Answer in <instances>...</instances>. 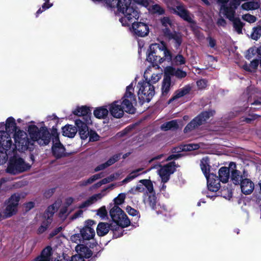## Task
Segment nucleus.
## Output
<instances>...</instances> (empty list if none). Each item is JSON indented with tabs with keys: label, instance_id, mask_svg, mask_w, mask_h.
<instances>
[{
	"label": "nucleus",
	"instance_id": "obj_42",
	"mask_svg": "<svg viewBox=\"0 0 261 261\" xmlns=\"http://www.w3.org/2000/svg\"><path fill=\"white\" fill-rule=\"evenodd\" d=\"M261 36V25H257L256 27L252 29V32L251 34V38L254 40H257Z\"/></svg>",
	"mask_w": 261,
	"mask_h": 261
},
{
	"label": "nucleus",
	"instance_id": "obj_49",
	"mask_svg": "<svg viewBox=\"0 0 261 261\" xmlns=\"http://www.w3.org/2000/svg\"><path fill=\"white\" fill-rule=\"evenodd\" d=\"M88 137H89V141L92 142L98 141L100 139V136L95 130L92 129H90Z\"/></svg>",
	"mask_w": 261,
	"mask_h": 261
},
{
	"label": "nucleus",
	"instance_id": "obj_44",
	"mask_svg": "<svg viewBox=\"0 0 261 261\" xmlns=\"http://www.w3.org/2000/svg\"><path fill=\"white\" fill-rule=\"evenodd\" d=\"M173 64L176 66L181 65L186 63V59L181 54H178L173 59L172 58Z\"/></svg>",
	"mask_w": 261,
	"mask_h": 261
},
{
	"label": "nucleus",
	"instance_id": "obj_12",
	"mask_svg": "<svg viewBox=\"0 0 261 261\" xmlns=\"http://www.w3.org/2000/svg\"><path fill=\"white\" fill-rule=\"evenodd\" d=\"M178 167V165L176 164L174 161L170 162L164 165L159 170V175L162 178V181L163 183L167 182L170 179V175L174 173L176 168Z\"/></svg>",
	"mask_w": 261,
	"mask_h": 261
},
{
	"label": "nucleus",
	"instance_id": "obj_52",
	"mask_svg": "<svg viewBox=\"0 0 261 261\" xmlns=\"http://www.w3.org/2000/svg\"><path fill=\"white\" fill-rule=\"evenodd\" d=\"M152 10L155 13L159 15H163L165 11L163 8L158 4H155L152 6Z\"/></svg>",
	"mask_w": 261,
	"mask_h": 261
},
{
	"label": "nucleus",
	"instance_id": "obj_64",
	"mask_svg": "<svg viewBox=\"0 0 261 261\" xmlns=\"http://www.w3.org/2000/svg\"><path fill=\"white\" fill-rule=\"evenodd\" d=\"M240 5V1L239 0H232L229 3V7L236 10Z\"/></svg>",
	"mask_w": 261,
	"mask_h": 261
},
{
	"label": "nucleus",
	"instance_id": "obj_8",
	"mask_svg": "<svg viewBox=\"0 0 261 261\" xmlns=\"http://www.w3.org/2000/svg\"><path fill=\"white\" fill-rule=\"evenodd\" d=\"M134 88L133 84L126 87V91L122 98V101H120V103L124 107L125 112L127 113L133 114L136 112V108L133 106V103H136V96L133 92Z\"/></svg>",
	"mask_w": 261,
	"mask_h": 261
},
{
	"label": "nucleus",
	"instance_id": "obj_5",
	"mask_svg": "<svg viewBox=\"0 0 261 261\" xmlns=\"http://www.w3.org/2000/svg\"><path fill=\"white\" fill-rule=\"evenodd\" d=\"M147 78H146L145 81L139 82L137 85L139 88L138 98L141 105L145 102H149L155 93L154 86L149 82H147Z\"/></svg>",
	"mask_w": 261,
	"mask_h": 261
},
{
	"label": "nucleus",
	"instance_id": "obj_59",
	"mask_svg": "<svg viewBox=\"0 0 261 261\" xmlns=\"http://www.w3.org/2000/svg\"><path fill=\"white\" fill-rule=\"evenodd\" d=\"M206 40L208 42V46L211 48H215L216 46V40L211 36L206 38Z\"/></svg>",
	"mask_w": 261,
	"mask_h": 261
},
{
	"label": "nucleus",
	"instance_id": "obj_57",
	"mask_svg": "<svg viewBox=\"0 0 261 261\" xmlns=\"http://www.w3.org/2000/svg\"><path fill=\"white\" fill-rule=\"evenodd\" d=\"M249 117H246L245 118L244 121L247 123H251L252 121H254L257 118L260 117V115L256 114H252L249 115Z\"/></svg>",
	"mask_w": 261,
	"mask_h": 261
},
{
	"label": "nucleus",
	"instance_id": "obj_20",
	"mask_svg": "<svg viewBox=\"0 0 261 261\" xmlns=\"http://www.w3.org/2000/svg\"><path fill=\"white\" fill-rule=\"evenodd\" d=\"M236 164L234 162H231L229 164V167H221L218 172L219 175L218 176L219 179L223 183H226L228 182L230 177V168H236Z\"/></svg>",
	"mask_w": 261,
	"mask_h": 261
},
{
	"label": "nucleus",
	"instance_id": "obj_13",
	"mask_svg": "<svg viewBox=\"0 0 261 261\" xmlns=\"http://www.w3.org/2000/svg\"><path fill=\"white\" fill-rule=\"evenodd\" d=\"M75 249L78 255L72 256L71 261H85V258H92L93 256V252L85 245L78 244Z\"/></svg>",
	"mask_w": 261,
	"mask_h": 261
},
{
	"label": "nucleus",
	"instance_id": "obj_51",
	"mask_svg": "<svg viewBox=\"0 0 261 261\" xmlns=\"http://www.w3.org/2000/svg\"><path fill=\"white\" fill-rule=\"evenodd\" d=\"M161 22L162 25L164 27H168V26L172 27L173 25L172 21L168 17H164L162 18L161 19Z\"/></svg>",
	"mask_w": 261,
	"mask_h": 261
},
{
	"label": "nucleus",
	"instance_id": "obj_41",
	"mask_svg": "<svg viewBox=\"0 0 261 261\" xmlns=\"http://www.w3.org/2000/svg\"><path fill=\"white\" fill-rule=\"evenodd\" d=\"M143 169V168H140L137 169L133 170V171L131 172L130 174H129L126 176V177L125 179L123 180L122 182L126 183L135 178L140 174L139 172L141 171Z\"/></svg>",
	"mask_w": 261,
	"mask_h": 261
},
{
	"label": "nucleus",
	"instance_id": "obj_2",
	"mask_svg": "<svg viewBox=\"0 0 261 261\" xmlns=\"http://www.w3.org/2000/svg\"><path fill=\"white\" fill-rule=\"evenodd\" d=\"M147 60L152 67L159 68V65L164 61L170 62L172 60V53L168 49L166 44L163 42L162 45L154 43L150 45L147 50Z\"/></svg>",
	"mask_w": 261,
	"mask_h": 261
},
{
	"label": "nucleus",
	"instance_id": "obj_39",
	"mask_svg": "<svg viewBox=\"0 0 261 261\" xmlns=\"http://www.w3.org/2000/svg\"><path fill=\"white\" fill-rule=\"evenodd\" d=\"M224 14L225 17L230 21L234 19L236 17H234L236 10L229 6H224L223 7Z\"/></svg>",
	"mask_w": 261,
	"mask_h": 261
},
{
	"label": "nucleus",
	"instance_id": "obj_31",
	"mask_svg": "<svg viewBox=\"0 0 261 261\" xmlns=\"http://www.w3.org/2000/svg\"><path fill=\"white\" fill-rule=\"evenodd\" d=\"M109 114V110L106 107L102 106L96 108L93 112L94 116L98 119H105Z\"/></svg>",
	"mask_w": 261,
	"mask_h": 261
},
{
	"label": "nucleus",
	"instance_id": "obj_63",
	"mask_svg": "<svg viewBox=\"0 0 261 261\" xmlns=\"http://www.w3.org/2000/svg\"><path fill=\"white\" fill-rule=\"evenodd\" d=\"M163 33L164 36L168 39H169L173 34V33L171 32L170 29L168 27H165V28L163 29Z\"/></svg>",
	"mask_w": 261,
	"mask_h": 261
},
{
	"label": "nucleus",
	"instance_id": "obj_55",
	"mask_svg": "<svg viewBox=\"0 0 261 261\" xmlns=\"http://www.w3.org/2000/svg\"><path fill=\"white\" fill-rule=\"evenodd\" d=\"M103 176L102 173H100L98 174H94L92 175L90 178L87 179V183L88 184H91L95 180L101 178Z\"/></svg>",
	"mask_w": 261,
	"mask_h": 261
},
{
	"label": "nucleus",
	"instance_id": "obj_10",
	"mask_svg": "<svg viewBox=\"0 0 261 261\" xmlns=\"http://www.w3.org/2000/svg\"><path fill=\"white\" fill-rule=\"evenodd\" d=\"M110 215L112 221L119 224L122 227L130 225V221L124 212L118 205H114L110 211Z\"/></svg>",
	"mask_w": 261,
	"mask_h": 261
},
{
	"label": "nucleus",
	"instance_id": "obj_32",
	"mask_svg": "<svg viewBox=\"0 0 261 261\" xmlns=\"http://www.w3.org/2000/svg\"><path fill=\"white\" fill-rule=\"evenodd\" d=\"M209 159L208 157L203 158L200 161V168L205 177L210 173V166L209 165Z\"/></svg>",
	"mask_w": 261,
	"mask_h": 261
},
{
	"label": "nucleus",
	"instance_id": "obj_16",
	"mask_svg": "<svg viewBox=\"0 0 261 261\" xmlns=\"http://www.w3.org/2000/svg\"><path fill=\"white\" fill-rule=\"evenodd\" d=\"M91 123H87L86 121H83V120L80 119H77L75 120V125L77 128V132H79L82 139L85 140L88 137L90 131L89 130L88 125Z\"/></svg>",
	"mask_w": 261,
	"mask_h": 261
},
{
	"label": "nucleus",
	"instance_id": "obj_56",
	"mask_svg": "<svg viewBox=\"0 0 261 261\" xmlns=\"http://www.w3.org/2000/svg\"><path fill=\"white\" fill-rule=\"evenodd\" d=\"M97 214L100 216V218L103 219L107 216L108 213L106 207L105 206H101L97 210Z\"/></svg>",
	"mask_w": 261,
	"mask_h": 261
},
{
	"label": "nucleus",
	"instance_id": "obj_3",
	"mask_svg": "<svg viewBox=\"0 0 261 261\" xmlns=\"http://www.w3.org/2000/svg\"><path fill=\"white\" fill-rule=\"evenodd\" d=\"M134 12H136L137 15L136 16L133 15L132 16L133 13L129 12L130 13L129 18L131 19L129 20H126L125 23H121L122 25L124 27H129V30L134 36L136 37H145L149 34L150 29L149 24L141 19L140 21H138L140 17V12L139 11L138 8L136 7H133Z\"/></svg>",
	"mask_w": 261,
	"mask_h": 261
},
{
	"label": "nucleus",
	"instance_id": "obj_47",
	"mask_svg": "<svg viewBox=\"0 0 261 261\" xmlns=\"http://www.w3.org/2000/svg\"><path fill=\"white\" fill-rule=\"evenodd\" d=\"M55 212V207L54 204L48 206L47 209L45 210L44 213L45 217H47V219H49L53 217V215Z\"/></svg>",
	"mask_w": 261,
	"mask_h": 261
},
{
	"label": "nucleus",
	"instance_id": "obj_27",
	"mask_svg": "<svg viewBox=\"0 0 261 261\" xmlns=\"http://www.w3.org/2000/svg\"><path fill=\"white\" fill-rule=\"evenodd\" d=\"M112 224H109L106 222H99L96 228L97 234L99 237H103L106 235L111 230Z\"/></svg>",
	"mask_w": 261,
	"mask_h": 261
},
{
	"label": "nucleus",
	"instance_id": "obj_11",
	"mask_svg": "<svg viewBox=\"0 0 261 261\" xmlns=\"http://www.w3.org/2000/svg\"><path fill=\"white\" fill-rule=\"evenodd\" d=\"M20 200V196L19 194L14 193L6 200L5 203L6 207L4 210L6 218H10L17 213Z\"/></svg>",
	"mask_w": 261,
	"mask_h": 261
},
{
	"label": "nucleus",
	"instance_id": "obj_29",
	"mask_svg": "<svg viewBox=\"0 0 261 261\" xmlns=\"http://www.w3.org/2000/svg\"><path fill=\"white\" fill-rule=\"evenodd\" d=\"M146 195L147 196V198L144 199V203L150 206L152 210L156 211L158 204L155 193L147 194Z\"/></svg>",
	"mask_w": 261,
	"mask_h": 261
},
{
	"label": "nucleus",
	"instance_id": "obj_24",
	"mask_svg": "<svg viewBox=\"0 0 261 261\" xmlns=\"http://www.w3.org/2000/svg\"><path fill=\"white\" fill-rule=\"evenodd\" d=\"M173 10H174V13L180 16L185 21L191 23H195L194 21H193L190 17L188 11L185 9L182 6H177L176 8Z\"/></svg>",
	"mask_w": 261,
	"mask_h": 261
},
{
	"label": "nucleus",
	"instance_id": "obj_33",
	"mask_svg": "<svg viewBox=\"0 0 261 261\" xmlns=\"http://www.w3.org/2000/svg\"><path fill=\"white\" fill-rule=\"evenodd\" d=\"M179 126L177 120H172L164 123L162 124L161 128L165 131L169 130H175L178 128Z\"/></svg>",
	"mask_w": 261,
	"mask_h": 261
},
{
	"label": "nucleus",
	"instance_id": "obj_26",
	"mask_svg": "<svg viewBox=\"0 0 261 261\" xmlns=\"http://www.w3.org/2000/svg\"><path fill=\"white\" fill-rule=\"evenodd\" d=\"M52 254L51 247L47 246L42 250L40 255L35 258V261H50Z\"/></svg>",
	"mask_w": 261,
	"mask_h": 261
},
{
	"label": "nucleus",
	"instance_id": "obj_60",
	"mask_svg": "<svg viewBox=\"0 0 261 261\" xmlns=\"http://www.w3.org/2000/svg\"><path fill=\"white\" fill-rule=\"evenodd\" d=\"M197 85L199 89H204L207 86V82L205 80L201 79L197 82Z\"/></svg>",
	"mask_w": 261,
	"mask_h": 261
},
{
	"label": "nucleus",
	"instance_id": "obj_38",
	"mask_svg": "<svg viewBox=\"0 0 261 261\" xmlns=\"http://www.w3.org/2000/svg\"><path fill=\"white\" fill-rule=\"evenodd\" d=\"M233 23V27L238 34H242V29L245 25V23L242 22L239 17H236L231 20Z\"/></svg>",
	"mask_w": 261,
	"mask_h": 261
},
{
	"label": "nucleus",
	"instance_id": "obj_7",
	"mask_svg": "<svg viewBox=\"0 0 261 261\" xmlns=\"http://www.w3.org/2000/svg\"><path fill=\"white\" fill-rule=\"evenodd\" d=\"M215 111L208 110L201 112L199 114L193 118L184 129L185 133H188L194 130L198 126L204 124L206 121L214 115Z\"/></svg>",
	"mask_w": 261,
	"mask_h": 261
},
{
	"label": "nucleus",
	"instance_id": "obj_14",
	"mask_svg": "<svg viewBox=\"0 0 261 261\" xmlns=\"http://www.w3.org/2000/svg\"><path fill=\"white\" fill-rule=\"evenodd\" d=\"M164 74L166 76L170 77L171 80H172V77L175 76L177 80H181L187 75L186 71L182 70L180 68H176L172 66H166L164 68Z\"/></svg>",
	"mask_w": 261,
	"mask_h": 261
},
{
	"label": "nucleus",
	"instance_id": "obj_6",
	"mask_svg": "<svg viewBox=\"0 0 261 261\" xmlns=\"http://www.w3.org/2000/svg\"><path fill=\"white\" fill-rule=\"evenodd\" d=\"M31 139L28 138L27 134L23 130L19 129L13 134V138L16 146L22 150H32L34 149V144L37 142V139L32 138L29 134Z\"/></svg>",
	"mask_w": 261,
	"mask_h": 261
},
{
	"label": "nucleus",
	"instance_id": "obj_15",
	"mask_svg": "<svg viewBox=\"0 0 261 261\" xmlns=\"http://www.w3.org/2000/svg\"><path fill=\"white\" fill-rule=\"evenodd\" d=\"M74 115L82 116V120L86 121L87 123H92L91 119V110L89 107L87 106H77L76 109L72 111Z\"/></svg>",
	"mask_w": 261,
	"mask_h": 261
},
{
	"label": "nucleus",
	"instance_id": "obj_34",
	"mask_svg": "<svg viewBox=\"0 0 261 261\" xmlns=\"http://www.w3.org/2000/svg\"><path fill=\"white\" fill-rule=\"evenodd\" d=\"M230 178L232 183L235 185H239L242 179H244L243 175H241V172L236 168L231 171Z\"/></svg>",
	"mask_w": 261,
	"mask_h": 261
},
{
	"label": "nucleus",
	"instance_id": "obj_30",
	"mask_svg": "<svg viewBox=\"0 0 261 261\" xmlns=\"http://www.w3.org/2000/svg\"><path fill=\"white\" fill-rule=\"evenodd\" d=\"M83 240H90L95 236L94 229L92 227H84L80 230Z\"/></svg>",
	"mask_w": 261,
	"mask_h": 261
},
{
	"label": "nucleus",
	"instance_id": "obj_46",
	"mask_svg": "<svg viewBox=\"0 0 261 261\" xmlns=\"http://www.w3.org/2000/svg\"><path fill=\"white\" fill-rule=\"evenodd\" d=\"M126 211L129 215L135 217V220H138L140 217V214L139 211L132 207L130 206H127L126 207Z\"/></svg>",
	"mask_w": 261,
	"mask_h": 261
},
{
	"label": "nucleus",
	"instance_id": "obj_25",
	"mask_svg": "<svg viewBox=\"0 0 261 261\" xmlns=\"http://www.w3.org/2000/svg\"><path fill=\"white\" fill-rule=\"evenodd\" d=\"M174 85L173 82L164 74V78L162 83V96L163 97H167L170 92L171 85Z\"/></svg>",
	"mask_w": 261,
	"mask_h": 261
},
{
	"label": "nucleus",
	"instance_id": "obj_53",
	"mask_svg": "<svg viewBox=\"0 0 261 261\" xmlns=\"http://www.w3.org/2000/svg\"><path fill=\"white\" fill-rule=\"evenodd\" d=\"M242 18L244 20L249 23H253L257 20V18L255 16L250 14H247L243 15Z\"/></svg>",
	"mask_w": 261,
	"mask_h": 261
},
{
	"label": "nucleus",
	"instance_id": "obj_35",
	"mask_svg": "<svg viewBox=\"0 0 261 261\" xmlns=\"http://www.w3.org/2000/svg\"><path fill=\"white\" fill-rule=\"evenodd\" d=\"M7 124L6 130L13 134L15 132H17V129L18 127L15 120L13 117H9L7 119Z\"/></svg>",
	"mask_w": 261,
	"mask_h": 261
},
{
	"label": "nucleus",
	"instance_id": "obj_48",
	"mask_svg": "<svg viewBox=\"0 0 261 261\" xmlns=\"http://www.w3.org/2000/svg\"><path fill=\"white\" fill-rule=\"evenodd\" d=\"M121 155V153L113 155L106 162V165H107L108 167H109L114 164L120 159Z\"/></svg>",
	"mask_w": 261,
	"mask_h": 261
},
{
	"label": "nucleus",
	"instance_id": "obj_17",
	"mask_svg": "<svg viewBox=\"0 0 261 261\" xmlns=\"http://www.w3.org/2000/svg\"><path fill=\"white\" fill-rule=\"evenodd\" d=\"M51 152L53 155L56 159H59L63 157L68 156L69 154L65 152V148L64 145L59 142L53 143Z\"/></svg>",
	"mask_w": 261,
	"mask_h": 261
},
{
	"label": "nucleus",
	"instance_id": "obj_43",
	"mask_svg": "<svg viewBox=\"0 0 261 261\" xmlns=\"http://www.w3.org/2000/svg\"><path fill=\"white\" fill-rule=\"evenodd\" d=\"M126 195L125 193H120L119 194L117 197L114 199V203L113 204L110 203V207L113 206L114 205H118L122 204L124 202V200L125 199Z\"/></svg>",
	"mask_w": 261,
	"mask_h": 261
},
{
	"label": "nucleus",
	"instance_id": "obj_40",
	"mask_svg": "<svg viewBox=\"0 0 261 261\" xmlns=\"http://www.w3.org/2000/svg\"><path fill=\"white\" fill-rule=\"evenodd\" d=\"M89 248L93 249L94 247H96V253L94 254L92 256L91 260L92 261H95V258L99 257L100 255V252L101 249H100L101 247L98 245L97 242L96 241L93 240L92 242L89 243Z\"/></svg>",
	"mask_w": 261,
	"mask_h": 261
},
{
	"label": "nucleus",
	"instance_id": "obj_62",
	"mask_svg": "<svg viewBox=\"0 0 261 261\" xmlns=\"http://www.w3.org/2000/svg\"><path fill=\"white\" fill-rule=\"evenodd\" d=\"M55 188H51L46 190L43 194L46 198H49L55 192Z\"/></svg>",
	"mask_w": 261,
	"mask_h": 261
},
{
	"label": "nucleus",
	"instance_id": "obj_61",
	"mask_svg": "<svg viewBox=\"0 0 261 261\" xmlns=\"http://www.w3.org/2000/svg\"><path fill=\"white\" fill-rule=\"evenodd\" d=\"M24 206L26 212H29L35 206V203L33 201H29L24 203Z\"/></svg>",
	"mask_w": 261,
	"mask_h": 261
},
{
	"label": "nucleus",
	"instance_id": "obj_50",
	"mask_svg": "<svg viewBox=\"0 0 261 261\" xmlns=\"http://www.w3.org/2000/svg\"><path fill=\"white\" fill-rule=\"evenodd\" d=\"M256 54V47L249 48L247 50V54L245 56L246 59L249 60Z\"/></svg>",
	"mask_w": 261,
	"mask_h": 261
},
{
	"label": "nucleus",
	"instance_id": "obj_28",
	"mask_svg": "<svg viewBox=\"0 0 261 261\" xmlns=\"http://www.w3.org/2000/svg\"><path fill=\"white\" fill-rule=\"evenodd\" d=\"M76 133L77 128L76 125L66 124L62 127V134L65 137L72 138L75 136Z\"/></svg>",
	"mask_w": 261,
	"mask_h": 261
},
{
	"label": "nucleus",
	"instance_id": "obj_37",
	"mask_svg": "<svg viewBox=\"0 0 261 261\" xmlns=\"http://www.w3.org/2000/svg\"><path fill=\"white\" fill-rule=\"evenodd\" d=\"M139 182L142 184L143 186H144L146 189L147 191L144 193V195H146L147 194H152V193H154L153 184L150 179H141L139 180Z\"/></svg>",
	"mask_w": 261,
	"mask_h": 261
},
{
	"label": "nucleus",
	"instance_id": "obj_9",
	"mask_svg": "<svg viewBox=\"0 0 261 261\" xmlns=\"http://www.w3.org/2000/svg\"><path fill=\"white\" fill-rule=\"evenodd\" d=\"M30 167L25 163L23 159L14 156L10 159L6 172L9 174L15 175L27 171Z\"/></svg>",
	"mask_w": 261,
	"mask_h": 261
},
{
	"label": "nucleus",
	"instance_id": "obj_22",
	"mask_svg": "<svg viewBox=\"0 0 261 261\" xmlns=\"http://www.w3.org/2000/svg\"><path fill=\"white\" fill-rule=\"evenodd\" d=\"M11 134L7 130H0V144L5 147L6 150L10 149L12 144Z\"/></svg>",
	"mask_w": 261,
	"mask_h": 261
},
{
	"label": "nucleus",
	"instance_id": "obj_18",
	"mask_svg": "<svg viewBox=\"0 0 261 261\" xmlns=\"http://www.w3.org/2000/svg\"><path fill=\"white\" fill-rule=\"evenodd\" d=\"M109 110L110 114L114 118H120L124 115V110L120 103V101L115 100L109 106Z\"/></svg>",
	"mask_w": 261,
	"mask_h": 261
},
{
	"label": "nucleus",
	"instance_id": "obj_4",
	"mask_svg": "<svg viewBox=\"0 0 261 261\" xmlns=\"http://www.w3.org/2000/svg\"><path fill=\"white\" fill-rule=\"evenodd\" d=\"M132 0H105V2L107 6L111 8H117V12L121 13L123 16L119 18V21L121 23L126 22V20H129L130 13H133V15H137L136 12L133 10L134 4L132 3Z\"/></svg>",
	"mask_w": 261,
	"mask_h": 261
},
{
	"label": "nucleus",
	"instance_id": "obj_19",
	"mask_svg": "<svg viewBox=\"0 0 261 261\" xmlns=\"http://www.w3.org/2000/svg\"><path fill=\"white\" fill-rule=\"evenodd\" d=\"M207 180V186L208 190L212 192H216L220 188L221 180L218 176L214 173L208 175L206 177Z\"/></svg>",
	"mask_w": 261,
	"mask_h": 261
},
{
	"label": "nucleus",
	"instance_id": "obj_23",
	"mask_svg": "<svg viewBox=\"0 0 261 261\" xmlns=\"http://www.w3.org/2000/svg\"><path fill=\"white\" fill-rule=\"evenodd\" d=\"M192 89L190 85H187L180 89L175 91L172 97L168 100V103L172 102L173 101L180 98L190 93Z\"/></svg>",
	"mask_w": 261,
	"mask_h": 261
},
{
	"label": "nucleus",
	"instance_id": "obj_45",
	"mask_svg": "<svg viewBox=\"0 0 261 261\" xmlns=\"http://www.w3.org/2000/svg\"><path fill=\"white\" fill-rule=\"evenodd\" d=\"M169 40L173 39L175 41V47H179L182 43V37L181 36L177 33L176 31L173 32V34L172 36L169 39Z\"/></svg>",
	"mask_w": 261,
	"mask_h": 261
},
{
	"label": "nucleus",
	"instance_id": "obj_54",
	"mask_svg": "<svg viewBox=\"0 0 261 261\" xmlns=\"http://www.w3.org/2000/svg\"><path fill=\"white\" fill-rule=\"evenodd\" d=\"M70 240L72 242L77 244L81 243L83 240L81 233L80 232V233H75L72 235L70 237Z\"/></svg>",
	"mask_w": 261,
	"mask_h": 261
},
{
	"label": "nucleus",
	"instance_id": "obj_58",
	"mask_svg": "<svg viewBox=\"0 0 261 261\" xmlns=\"http://www.w3.org/2000/svg\"><path fill=\"white\" fill-rule=\"evenodd\" d=\"M161 79V76L158 74L153 73L152 74L150 79L147 82H149L152 85L158 82Z\"/></svg>",
	"mask_w": 261,
	"mask_h": 261
},
{
	"label": "nucleus",
	"instance_id": "obj_1",
	"mask_svg": "<svg viewBox=\"0 0 261 261\" xmlns=\"http://www.w3.org/2000/svg\"><path fill=\"white\" fill-rule=\"evenodd\" d=\"M57 124L52 126L51 133L46 126H41L40 129L35 125H30L28 127V132L32 138L37 139V143L40 146L48 145L52 139L53 143L59 142V133L57 129Z\"/></svg>",
	"mask_w": 261,
	"mask_h": 261
},
{
	"label": "nucleus",
	"instance_id": "obj_21",
	"mask_svg": "<svg viewBox=\"0 0 261 261\" xmlns=\"http://www.w3.org/2000/svg\"><path fill=\"white\" fill-rule=\"evenodd\" d=\"M239 185L241 187V192L245 195L251 194L254 189L253 182L247 178L242 179Z\"/></svg>",
	"mask_w": 261,
	"mask_h": 261
},
{
	"label": "nucleus",
	"instance_id": "obj_36",
	"mask_svg": "<svg viewBox=\"0 0 261 261\" xmlns=\"http://www.w3.org/2000/svg\"><path fill=\"white\" fill-rule=\"evenodd\" d=\"M124 227L118 224H112L111 230L113 232V238L116 239L123 236Z\"/></svg>",
	"mask_w": 261,
	"mask_h": 261
}]
</instances>
